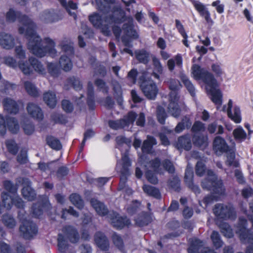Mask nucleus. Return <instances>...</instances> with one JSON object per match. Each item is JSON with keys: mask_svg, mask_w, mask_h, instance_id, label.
<instances>
[{"mask_svg": "<svg viewBox=\"0 0 253 253\" xmlns=\"http://www.w3.org/2000/svg\"><path fill=\"white\" fill-rule=\"evenodd\" d=\"M207 140L208 137L207 136H198L196 134H194L193 135V143L196 146L205 147L207 145Z\"/></svg>", "mask_w": 253, "mask_h": 253, "instance_id": "obj_41", "label": "nucleus"}, {"mask_svg": "<svg viewBox=\"0 0 253 253\" xmlns=\"http://www.w3.org/2000/svg\"><path fill=\"white\" fill-rule=\"evenodd\" d=\"M181 79L184 85L192 96L195 94V87L188 78L183 74L181 75Z\"/></svg>", "mask_w": 253, "mask_h": 253, "instance_id": "obj_42", "label": "nucleus"}, {"mask_svg": "<svg viewBox=\"0 0 253 253\" xmlns=\"http://www.w3.org/2000/svg\"><path fill=\"white\" fill-rule=\"evenodd\" d=\"M138 165H144L146 177L149 182L154 184L158 183V179L156 173H163L159 159H155L154 160L148 162L146 161V157L143 155L139 157Z\"/></svg>", "mask_w": 253, "mask_h": 253, "instance_id": "obj_4", "label": "nucleus"}, {"mask_svg": "<svg viewBox=\"0 0 253 253\" xmlns=\"http://www.w3.org/2000/svg\"><path fill=\"white\" fill-rule=\"evenodd\" d=\"M47 68L49 73L53 77H57L60 73V69L55 63H47Z\"/></svg>", "mask_w": 253, "mask_h": 253, "instance_id": "obj_51", "label": "nucleus"}, {"mask_svg": "<svg viewBox=\"0 0 253 253\" xmlns=\"http://www.w3.org/2000/svg\"><path fill=\"white\" fill-rule=\"evenodd\" d=\"M5 189L11 194H16L17 188L10 181L6 180L3 183Z\"/></svg>", "mask_w": 253, "mask_h": 253, "instance_id": "obj_62", "label": "nucleus"}, {"mask_svg": "<svg viewBox=\"0 0 253 253\" xmlns=\"http://www.w3.org/2000/svg\"><path fill=\"white\" fill-rule=\"evenodd\" d=\"M221 111L227 113L228 117L236 124L241 122L242 117L240 108L237 106L233 107V101L229 99L227 105H224Z\"/></svg>", "mask_w": 253, "mask_h": 253, "instance_id": "obj_14", "label": "nucleus"}, {"mask_svg": "<svg viewBox=\"0 0 253 253\" xmlns=\"http://www.w3.org/2000/svg\"><path fill=\"white\" fill-rule=\"evenodd\" d=\"M142 189L144 192L150 196L153 197L157 199H159L161 197L159 190L153 186L144 185Z\"/></svg>", "mask_w": 253, "mask_h": 253, "instance_id": "obj_37", "label": "nucleus"}, {"mask_svg": "<svg viewBox=\"0 0 253 253\" xmlns=\"http://www.w3.org/2000/svg\"><path fill=\"white\" fill-rule=\"evenodd\" d=\"M43 99L45 103L50 108H54L57 103L56 95L54 92L47 91L43 94Z\"/></svg>", "mask_w": 253, "mask_h": 253, "instance_id": "obj_35", "label": "nucleus"}, {"mask_svg": "<svg viewBox=\"0 0 253 253\" xmlns=\"http://www.w3.org/2000/svg\"><path fill=\"white\" fill-rule=\"evenodd\" d=\"M92 207L94 209L98 214L101 216L105 215L108 212V210L105 205L98 200L92 199L90 201Z\"/></svg>", "mask_w": 253, "mask_h": 253, "instance_id": "obj_33", "label": "nucleus"}, {"mask_svg": "<svg viewBox=\"0 0 253 253\" xmlns=\"http://www.w3.org/2000/svg\"><path fill=\"white\" fill-rule=\"evenodd\" d=\"M46 143L52 149L56 150L61 148V144L57 139L52 136H48L46 138Z\"/></svg>", "mask_w": 253, "mask_h": 253, "instance_id": "obj_44", "label": "nucleus"}, {"mask_svg": "<svg viewBox=\"0 0 253 253\" xmlns=\"http://www.w3.org/2000/svg\"><path fill=\"white\" fill-rule=\"evenodd\" d=\"M157 115L159 122L162 124H164L165 122L167 115L163 107L161 106L158 107Z\"/></svg>", "mask_w": 253, "mask_h": 253, "instance_id": "obj_55", "label": "nucleus"}, {"mask_svg": "<svg viewBox=\"0 0 253 253\" xmlns=\"http://www.w3.org/2000/svg\"><path fill=\"white\" fill-rule=\"evenodd\" d=\"M61 18L62 16L53 9L45 10L40 15V20L46 23L55 22Z\"/></svg>", "mask_w": 253, "mask_h": 253, "instance_id": "obj_18", "label": "nucleus"}, {"mask_svg": "<svg viewBox=\"0 0 253 253\" xmlns=\"http://www.w3.org/2000/svg\"><path fill=\"white\" fill-rule=\"evenodd\" d=\"M219 228L223 235L227 238H231L233 236L232 229L227 223H222L219 225Z\"/></svg>", "mask_w": 253, "mask_h": 253, "instance_id": "obj_49", "label": "nucleus"}, {"mask_svg": "<svg viewBox=\"0 0 253 253\" xmlns=\"http://www.w3.org/2000/svg\"><path fill=\"white\" fill-rule=\"evenodd\" d=\"M176 147L178 149H183L188 151L192 147L191 137L189 135H185L178 138L176 144Z\"/></svg>", "mask_w": 253, "mask_h": 253, "instance_id": "obj_27", "label": "nucleus"}, {"mask_svg": "<svg viewBox=\"0 0 253 253\" xmlns=\"http://www.w3.org/2000/svg\"><path fill=\"white\" fill-rule=\"evenodd\" d=\"M192 75L194 79L201 80L206 85L215 84V79L213 75L208 71L201 68L198 65L194 64L192 67Z\"/></svg>", "mask_w": 253, "mask_h": 253, "instance_id": "obj_9", "label": "nucleus"}, {"mask_svg": "<svg viewBox=\"0 0 253 253\" xmlns=\"http://www.w3.org/2000/svg\"><path fill=\"white\" fill-rule=\"evenodd\" d=\"M12 194V196L5 193L2 194V199L4 207L6 209L9 210L14 204L17 208H23L24 202L16 194Z\"/></svg>", "mask_w": 253, "mask_h": 253, "instance_id": "obj_15", "label": "nucleus"}, {"mask_svg": "<svg viewBox=\"0 0 253 253\" xmlns=\"http://www.w3.org/2000/svg\"><path fill=\"white\" fill-rule=\"evenodd\" d=\"M246 224L247 220L244 218H240L236 232L242 242H247L250 244L247 248L246 253H253V233L246 229Z\"/></svg>", "mask_w": 253, "mask_h": 253, "instance_id": "obj_8", "label": "nucleus"}, {"mask_svg": "<svg viewBox=\"0 0 253 253\" xmlns=\"http://www.w3.org/2000/svg\"><path fill=\"white\" fill-rule=\"evenodd\" d=\"M58 247L60 252H65L67 248L66 241L64 239V237L61 234H59L58 238Z\"/></svg>", "mask_w": 253, "mask_h": 253, "instance_id": "obj_61", "label": "nucleus"}, {"mask_svg": "<svg viewBox=\"0 0 253 253\" xmlns=\"http://www.w3.org/2000/svg\"><path fill=\"white\" fill-rule=\"evenodd\" d=\"M15 86L14 84H11L5 80H2L0 82V90L5 93L9 92V90L13 89Z\"/></svg>", "mask_w": 253, "mask_h": 253, "instance_id": "obj_54", "label": "nucleus"}, {"mask_svg": "<svg viewBox=\"0 0 253 253\" xmlns=\"http://www.w3.org/2000/svg\"><path fill=\"white\" fill-rule=\"evenodd\" d=\"M50 208V204L49 202L48 198L44 196L42 198V203L41 205L38 206L37 208L36 205L34 206L32 209L33 214L36 217H38L42 213L43 210H46Z\"/></svg>", "mask_w": 253, "mask_h": 253, "instance_id": "obj_30", "label": "nucleus"}, {"mask_svg": "<svg viewBox=\"0 0 253 253\" xmlns=\"http://www.w3.org/2000/svg\"><path fill=\"white\" fill-rule=\"evenodd\" d=\"M71 203L78 208L81 209L84 207V203L80 196L77 194H72L70 196Z\"/></svg>", "mask_w": 253, "mask_h": 253, "instance_id": "obj_48", "label": "nucleus"}, {"mask_svg": "<svg viewBox=\"0 0 253 253\" xmlns=\"http://www.w3.org/2000/svg\"><path fill=\"white\" fill-rule=\"evenodd\" d=\"M5 144L8 151L13 154H15L17 152L18 147L15 142L12 140H8Z\"/></svg>", "mask_w": 253, "mask_h": 253, "instance_id": "obj_58", "label": "nucleus"}, {"mask_svg": "<svg viewBox=\"0 0 253 253\" xmlns=\"http://www.w3.org/2000/svg\"><path fill=\"white\" fill-rule=\"evenodd\" d=\"M190 247L188 249V253H216L208 247H203L204 244L200 240L194 238L189 239Z\"/></svg>", "mask_w": 253, "mask_h": 253, "instance_id": "obj_17", "label": "nucleus"}, {"mask_svg": "<svg viewBox=\"0 0 253 253\" xmlns=\"http://www.w3.org/2000/svg\"><path fill=\"white\" fill-rule=\"evenodd\" d=\"M192 122L188 117H185L182 121L178 123L175 128V131L177 133H180L184 129L191 126Z\"/></svg>", "mask_w": 253, "mask_h": 253, "instance_id": "obj_40", "label": "nucleus"}, {"mask_svg": "<svg viewBox=\"0 0 253 253\" xmlns=\"http://www.w3.org/2000/svg\"><path fill=\"white\" fill-rule=\"evenodd\" d=\"M61 4L65 7L67 10L69 11V13L71 15H73L74 18H76V15L74 12H71L69 11V9H75L77 8V5L76 3H73L72 1H69L68 2L66 0H59Z\"/></svg>", "mask_w": 253, "mask_h": 253, "instance_id": "obj_52", "label": "nucleus"}, {"mask_svg": "<svg viewBox=\"0 0 253 253\" xmlns=\"http://www.w3.org/2000/svg\"><path fill=\"white\" fill-rule=\"evenodd\" d=\"M24 84L25 90L30 95L37 96L38 95L37 88L31 82L26 81L24 83Z\"/></svg>", "mask_w": 253, "mask_h": 253, "instance_id": "obj_46", "label": "nucleus"}, {"mask_svg": "<svg viewBox=\"0 0 253 253\" xmlns=\"http://www.w3.org/2000/svg\"><path fill=\"white\" fill-rule=\"evenodd\" d=\"M6 19L9 22H13L18 19L20 23L19 33L27 39V48L32 54L39 57H42L47 54L51 56L56 54L55 42L48 37L42 40L36 31V25L27 16L21 15L20 13L11 8L6 14Z\"/></svg>", "mask_w": 253, "mask_h": 253, "instance_id": "obj_1", "label": "nucleus"}, {"mask_svg": "<svg viewBox=\"0 0 253 253\" xmlns=\"http://www.w3.org/2000/svg\"><path fill=\"white\" fill-rule=\"evenodd\" d=\"M211 239L212 241L214 247L216 249H218L223 245V242L221 240L219 233L215 231H213L211 235Z\"/></svg>", "mask_w": 253, "mask_h": 253, "instance_id": "obj_45", "label": "nucleus"}, {"mask_svg": "<svg viewBox=\"0 0 253 253\" xmlns=\"http://www.w3.org/2000/svg\"><path fill=\"white\" fill-rule=\"evenodd\" d=\"M235 157V156L234 153H231L228 154L226 164L229 166H233L235 168H237L238 166V163L234 160Z\"/></svg>", "mask_w": 253, "mask_h": 253, "instance_id": "obj_64", "label": "nucleus"}, {"mask_svg": "<svg viewBox=\"0 0 253 253\" xmlns=\"http://www.w3.org/2000/svg\"><path fill=\"white\" fill-rule=\"evenodd\" d=\"M17 161L21 164H25L28 162L27 151L26 150H22L20 151L17 156Z\"/></svg>", "mask_w": 253, "mask_h": 253, "instance_id": "obj_63", "label": "nucleus"}, {"mask_svg": "<svg viewBox=\"0 0 253 253\" xmlns=\"http://www.w3.org/2000/svg\"><path fill=\"white\" fill-rule=\"evenodd\" d=\"M89 19L93 25L100 29L105 36L110 35L109 28L112 24L126 22L122 30L117 26H113V31L117 38L120 37L121 33L123 32L125 36L122 37V42L126 46L132 47L127 37L133 39H136L138 37L136 31L133 29L132 18L125 17V12L120 8H115L107 14L103 13L100 15L94 13L89 16Z\"/></svg>", "mask_w": 253, "mask_h": 253, "instance_id": "obj_2", "label": "nucleus"}, {"mask_svg": "<svg viewBox=\"0 0 253 253\" xmlns=\"http://www.w3.org/2000/svg\"><path fill=\"white\" fill-rule=\"evenodd\" d=\"M136 59L144 64L149 61V53L144 50H137L135 52Z\"/></svg>", "mask_w": 253, "mask_h": 253, "instance_id": "obj_47", "label": "nucleus"}, {"mask_svg": "<svg viewBox=\"0 0 253 253\" xmlns=\"http://www.w3.org/2000/svg\"><path fill=\"white\" fill-rule=\"evenodd\" d=\"M156 144V139L152 136H148L147 139L143 142L142 151L143 153H150L152 152L153 146Z\"/></svg>", "mask_w": 253, "mask_h": 253, "instance_id": "obj_34", "label": "nucleus"}, {"mask_svg": "<svg viewBox=\"0 0 253 253\" xmlns=\"http://www.w3.org/2000/svg\"><path fill=\"white\" fill-rule=\"evenodd\" d=\"M18 217L22 221V225L20 227V231L23 237L29 239L37 233L36 225L31 221L27 220L25 215L21 212L18 213Z\"/></svg>", "mask_w": 253, "mask_h": 253, "instance_id": "obj_10", "label": "nucleus"}, {"mask_svg": "<svg viewBox=\"0 0 253 253\" xmlns=\"http://www.w3.org/2000/svg\"><path fill=\"white\" fill-rule=\"evenodd\" d=\"M29 64L31 69L32 68L34 70L41 75H45L46 74V70L43 65L38 59L34 57H30L28 59Z\"/></svg>", "mask_w": 253, "mask_h": 253, "instance_id": "obj_29", "label": "nucleus"}, {"mask_svg": "<svg viewBox=\"0 0 253 253\" xmlns=\"http://www.w3.org/2000/svg\"><path fill=\"white\" fill-rule=\"evenodd\" d=\"M213 211L215 215L219 218L227 219H234L236 217L234 208L230 204H216Z\"/></svg>", "mask_w": 253, "mask_h": 253, "instance_id": "obj_11", "label": "nucleus"}, {"mask_svg": "<svg viewBox=\"0 0 253 253\" xmlns=\"http://www.w3.org/2000/svg\"><path fill=\"white\" fill-rule=\"evenodd\" d=\"M62 50L68 55H63L60 58L59 63L60 68L65 72L70 71L73 67L71 57L74 54L73 43L71 41L65 38L59 44Z\"/></svg>", "mask_w": 253, "mask_h": 253, "instance_id": "obj_5", "label": "nucleus"}, {"mask_svg": "<svg viewBox=\"0 0 253 253\" xmlns=\"http://www.w3.org/2000/svg\"><path fill=\"white\" fill-rule=\"evenodd\" d=\"M4 109L10 114H16L19 111L17 103L10 98H6L3 102Z\"/></svg>", "mask_w": 253, "mask_h": 253, "instance_id": "obj_31", "label": "nucleus"}, {"mask_svg": "<svg viewBox=\"0 0 253 253\" xmlns=\"http://www.w3.org/2000/svg\"><path fill=\"white\" fill-rule=\"evenodd\" d=\"M203 188L213 191L215 193L222 194L224 191L222 182L218 180L216 175L211 170L207 171V177L202 182Z\"/></svg>", "mask_w": 253, "mask_h": 253, "instance_id": "obj_7", "label": "nucleus"}, {"mask_svg": "<svg viewBox=\"0 0 253 253\" xmlns=\"http://www.w3.org/2000/svg\"><path fill=\"white\" fill-rule=\"evenodd\" d=\"M184 178L185 181L188 187L191 189L196 194L200 193V189L199 187L197 185L194 184L193 182V171L192 167L189 165H188L186 169Z\"/></svg>", "mask_w": 253, "mask_h": 253, "instance_id": "obj_22", "label": "nucleus"}, {"mask_svg": "<svg viewBox=\"0 0 253 253\" xmlns=\"http://www.w3.org/2000/svg\"><path fill=\"white\" fill-rule=\"evenodd\" d=\"M22 182L24 185V187L22 190L23 197L28 201L33 200L36 197V194L30 186V181L28 178H22Z\"/></svg>", "mask_w": 253, "mask_h": 253, "instance_id": "obj_23", "label": "nucleus"}, {"mask_svg": "<svg viewBox=\"0 0 253 253\" xmlns=\"http://www.w3.org/2000/svg\"><path fill=\"white\" fill-rule=\"evenodd\" d=\"M117 148L122 152V159L118 160L116 165V170L121 174L119 188L121 190L125 189V184L127 177L129 175V167L131 162L128 156L129 144L126 143V138L118 136L116 138Z\"/></svg>", "mask_w": 253, "mask_h": 253, "instance_id": "obj_3", "label": "nucleus"}, {"mask_svg": "<svg viewBox=\"0 0 253 253\" xmlns=\"http://www.w3.org/2000/svg\"><path fill=\"white\" fill-rule=\"evenodd\" d=\"M139 83L144 95L149 99H154L158 89L155 83L149 78L146 72H143L140 77Z\"/></svg>", "mask_w": 253, "mask_h": 253, "instance_id": "obj_6", "label": "nucleus"}, {"mask_svg": "<svg viewBox=\"0 0 253 253\" xmlns=\"http://www.w3.org/2000/svg\"><path fill=\"white\" fill-rule=\"evenodd\" d=\"M97 4V8L101 11H106L109 8V3L112 2L113 0H95Z\"/></svg>", "mask_w": 253, "mask_h": 253, "instance_id": "obj_53", "label": "nucleus"}, {"mask_svg": "<svg viewBox=\"0 0 253 253\" xmlns=\"http://www.w3.org/2000/svg\"><path fill=\"white\" fill-rule=\"evenodd\" d=\"M218 83L215 79V84L211 85L207 84L206 89L208 93L211 95V99L212 101L216 105L217 109L220 110L222 107L220 106L222 103V94L221 91L217 89Z\"/></svg>", "mask_w": 253, "mask_h": 253, "instance_id": "obj_13", "label": "nucleus"}, {"mask_svg": "<svg viewBox=\"0 0 253 253\" xmlns=\"http://www.w3.org/2000/svg\"><path fill=\"white\" fill-rule=\"evenodd\" d=\"M63 231L65 235L73 243H77L80 238L79 234L77 230L73 227L69 226L65 227Z\"/></svg>", "mask_w": 253, "mask_h": 253, "instance_id": "obj_28", "label": "nucleus"}, {"mask_svg": "<svg viewBox=\"0 0 253 253\" xmlns=\"http://www.w3.org/2000/svg\"><path fill=\"white\" fill-rule=\"evenodd\" d=\"M192 3L200 15L204 17L207 22L211 21L209 11L202 3L195 0H192Z\"/></svg>", "mask_w": 253, "mask_h": 253, "instance_id": "obj_26", "label": "nucleus"}, {"mask_svg": "<svg viewBox=\"0 0 253 253\" xmlns=\"http://www.w3.org/2000/svg\"><path fill=\"white\" fill-rule=\"evenodd\" d=\"M150 221V216L146 213H142L135 219L136 224L140 226L147 225Z\"/></svg>", "mask_w": 253, "mask_h": 253, "instance_id": "obj_50", "label": "nucleus"}, {"mask_svg": "<svg viewBox=\"0 0 253 253\" xmlns=\"http://www.w3.org/2000/svg\"><path fill=\"white\" fill-rule=\"evenodd\" d=\"M15 54L16 58L20 60L18 62V67L25 75H30L33 72L29 62L23 61L26 58V52L21 45H17L15 47Z\"/></svg>", "mask_w": 253, "mask_h": 253, "instance_id": "obj_12", "label": "nucleus"}, {"mask_svg": "<svg viewBox=\"0 0 253 253\" xmlns=\"http://www.w3.org/2000/svg\"><path fill=\"white\" fill-rule=\"evenodd\" d=\"M181 84L178 80L174 79H170L169 82V88L171 90L169 94V97H171V95L172 93L173 97L174 99L176 98V97H179L177 92V90L180 87Z\"/></svg>", "mask_w": 253, "mask_h": 253, "instance_id": "obj_39", "label": "nucleus"}, {"mask_svg": "<svg viewBox=\"0 0 253 253\" xmlns=\"http://www.w3.org/2000/svg\"><path fill=\"white\" fill-rule=\"evenodd\" d=\"M2 220L4 224L8 228H12L16 224L14 219L10 215L5 214L3 216Z\"/></svg>", "mask_w": 253, "mask_h": 253, "instance_id": "obj_57", "label": "nucleus"}, {"mask_svg": "<svg viewBox=\"0 0 253 253\" xmlns=\"http://www.w3.org/2000/svg\"><path fill=\"white\" fill-rule=\"evenodd\" d=\"M15 45V40L13 36L7 33L2 32L0 33V46L5 49H11Z\"/></svg>", "mask_w": 253, "mask_h": 253, "instance_id": "obj_19", "label": "nucleus"}, {"mask_svg": "<svg viewBox=\"0 0 253 253\" xmlns=\"http://www.w3.org/2000/svg\"><path fill=\"white\" fill-rule=\"evenodd\" d=\"M109 216L112 225L118 229L122 228L126 225H129L130 223L129 220L126 218V217L123 218V217L119 216L116 212H113L112 213H110Z\"/></svg>", "mask_w": 253, "mask_h": 253, "instance_id": "obj_20", "label": "nucleus"}, {"mask_svg": "<svg viewBox=\"0 0 253 253\" xmlns=\"http://www.w3.org/2000/svg\"><path fill=\"white\" fill-rule=\"evenodd\" d=\"M95 241L97 246L102 250H107L108 249V241L102 233L97 232L95 234Z\"/></svg>", "mask_w": 253, "mask_h": 253, "instance_id": "obj_32", "label": "nucleus"}, {"mask_svg": "<svg viewBox=\"0 0 253 253\" xmlns=\"http://www.w3.org/2000/svg\"><path fill=\"white\" fill-rule=\"evenodd\" d=\"M233 135L234 138L239 142L244 141L247 136L246 131L241 126H238L233 130Z\"/></svg>", "mask_w": 253, "mask_h": 253, "instance_id": "obj_38", "label": "nucleus"}, {"mask_svg": "<svg viewBox=\"0 0 253 253\" xmlns=\"http://www.w3.org/2000/svg\"><path fill=\"white\" fill-rule=\"evenodd\" d=\"M27 110L28 114L35 119L41 120L43 118V115L41 108L34 103H29L27 105Z\"/></svg>", "mask_w": 253, "mask_h": 253, "instance_id": "obj_25", "label": "nucleus"}, {"mask_svg": "<svg viewBox=\"0 0 253 253\" xmlns=\"http://www.w3.org/2000/svg\"><path fill=\"white\" fill-rule=\"evenodd\" d=\"M173 93L169 97V103L168 107V113L174 118L178 117L180 114L179 102H178L179 97H176L175 99L173 97Z\"/></svg>", "mask_w": 253, "mask_h": 253, "instance_id": "obj_21", "label": "nucleus"}, {"mask_svg": "<svg viewBox=\"0 0 253 253\" xmlns=\"http://www.w3.org/2000/svg\"><path fill=\"white\" fill-rule=\"evenodd\" d=\"M175 64L180 68L182 66V58L179 54H177L173 58L170 59L168 61L167 65L169 71H172L174 70Z\"/></svg>", "mask_w": 253, "mask_h": 253, "instance_id": "obj_36", "label": "nucleus"}, {"mask_svg": "<svg viewBox=\"0 0 253 253\" xmlns=\"http://www.w3.org/2000/svg\"><path fill=\"white\" fill-rule=\"evenodd\" d=\"M7 125L9 131L12 133H16L19 129V124L14 118L7 119Z\"/></svg>", "mask_w": 253, "mask_h": 253, "instance_id": "obj_43", "label": "nucleus"}, {"mask_svg": "<svg viewBox=\"0 0 253 253\" xmlns=\"http://www.w3.org/2000/svg\"><path fill=\"white\" fill-rule=\"evenodd\" d=\"M4 63L7 66L15 68L18 67V63H17L16 60L11 56H6L3 58Z\"/></svg>", "mask_w": 253, "mask_h": 253, "instance_id": "obj_60", "label": "nucleus"}, {"mask_svg": "<svg viewBox=\"0 0 253 253\" xmlns=\"http://www.w3.org/2000/svg\"><path fill=\"white\" fill-rule=\"evenodd\" d=\"M206 172L205 164L201 161H199L196 166V173L199 176H202Z\"/></svg>", "mask_w": 253, "mask_h": 253, "instance_id": "obj_59", "label": "nucleus"}, {"mask_svg": "<svg viewBox=\"0 0 253 253\" xmlns=\"http://www.w3.org/2000/svg\"><path fill=\"white\" fill-rule=\"evenodd\" d=\"M213 149L217 155L227 152L229 149V146L226 144L225 140L220 136L215 138L213 141Z\"/></svg>", "mask_w": 253, "mask_h": 253, "instance_id": "obj_24", "label": "nucleus"}, {"mask_svg": "<svg viewBox=\"0 0 253 253\" xmlns=\"http://www.w3.org/2000/svg\"><path fill=\"white\" fill-rule=\"evenodd\" d=\"M136 116L135 113L130 112L128 113V115L122 120L109 121V126L114 129L125 128L126 126H128L133 124L136 118Z\"/></svg>", "mask_w": 253, "mask_h": 253, "instance_id": "obj_16", "label": "nucleus"}, {"mask_svg": "<svg viewBox=\"0 0 253 253\" xmlns=\"http://www.w3.org/2000/svg\"><path fill=\"white\" fill-rule=\"evenodd\" d=\"M205 130V125L200 122H196L192 127V131L194 134H197L198 133H201L204 131Z\"/></svg>", "mask_w": 253, "mask_h": 253, "instance_id": "obj_56", "label": "nucleus"}]
</instances>
